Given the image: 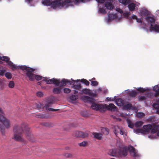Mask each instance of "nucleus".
Listing matches in <instances>:
<instances>
[{"label":"nucleus","mask_w":159,"mask_h":159,"mask_svg":"<svg viewBox=\"0 0 159 159\" xmlns=\"http://www.w3.org/2000/svg\"><path fill=\"white\" fill-rule=\"evenodd\" d=\"M147 97H145L144 96H140L138 98L139 101H144L147 98H151L153 94L151 92H149L147 93Z\"/></svg>","instance_id":"nucleus-21"},{"label":"nucleus","mask_w":159,"mask_h":159,"mask_svg":"<svg viewBox=\"0 0 159 159\" xmlns=\"http://www.w3.org/2000/svg\"><path fill=\"white\" fill-rule=\"evenodd\" d=\"M131 18L133 19L136 20L137 22L140 24V25L143 27V28H146L147 29H148V28L146 27L145 26L146 25H145L143 23L142 19H138L136 16L133 15L131 16Z\"/></svg>","instance_id":"nucleus-18"},{"label":"nucleus","mask_w":159,"mask_h":159,"mask_svg":"<svg viewBox=\"0 0 159 159\" xmlns=\"http://www.w3.org/2000/svg\"><path fill=\"white\" fill-rule=\"evenodd\" d=\"M5 72V70L4 69L0 70V75L2 76L4 74Z\"/></svg>","instance_id":"nucleus-46"},{"label":"nucleus","mask_w":159,"mask_h":159,"mask_svg":"<svg viewBox=\"0 0 159 159\" xmlns=\"http://www.w3.org/2000/svg\"><path fill=\"white\" fill-rule=\"evenodd\" d=\"M80 98L85 102H87L90 100V98L88 96H84L80 97Z\"/></svg>","instance_id":"nucleus-27"},{"label":"nucleus","mask_w":159,"mask_h":159,"mask_svg":"<svg viewBox=\"0 0 159 159\" xmlns=\"http://www.w3.org/2000/svg\"><path fill=\"white\" fill-rule=\"evenodd\" d=\"M128 3L127 5H128V7L130 11H133L137 9L140 4L139 3L134 2L130 0L128 1Z\"/></svg>","instance_id":"nucleus-12"},{"label":"nucleus","mask_w":159,"mask_h":159,"mask_svg":"<svg viewBox=\"0 0 159 159\" xmlns=\"http://www.w3.org/2000/svg\"><path fill=\"white\" fill-rule=\"evenodd\" d=\"M98 3L99 11L100 13H105L107 9L111 10L114 8L112 4L113 0H96Z\"/></svg>","instance_id":"nucleus-4"},{"label":"nucleus","mask_w":159,"mask_h":159,"mask_svg":"<svg viewBox=\"0 0 159 159\" xmlns=\"http://www.w3.org/2000/svg\"><path fill=\"white\" fill-rule=\"evenodd\" d=\"M146 22L147 23V27H148L149 30L151 32L154 31L159 32V24H155V19L154 16H148L145 18Z\"/></svg>","instance_id":"nucleus-6"},{"label":"nucleus","mask_w":159,"mask_h":159,"mask_svg":"<svg viewBox=\"0 0 159 159\" xmlns=\"http://www.w3.org/2000/svg\"><path fill=\"white\" fill-rule=\"evenodd\" d=\"M2 113L3 111L0 108V127L1 128V126L3 124L7 128H8L10 127V121L2 115Z\"/></svg>","instance_id":"nucleus-9"},{"label":"nucleus","mask_w":159,"mask_h":159,"mask_svg":"<svg viewBox=\"0 0 159 159\" xmlns=\"http://www.w3.org/2000/svg\"><path fill=\"white\" fill-rule=\"evenodd\" d=\"M98 83L97 81H93L91 82V85L92 86H96L98 85Z\"/></svg>","instance_id":"nucleus-42"},{"label":"nucleus","mask_w":159,"mask_h":159,"mask_svg":"<svg viewBox=\"0 0 159 159\" xmlns=\"http://www.w3.org/2000/svg\"><path fill=\"white\" fill-rule=\"evenodd\" d=\"M87 142L86 141H83L78 143V145L80 147H85L86 146Z\"/></svg>","instance_id":"nucleus-38"},{"label":"nucleus","mask_w":159,"mask_h":159,"mask_svg":"<svg viewBox=\"0 0 159 159\" xmlns=\"http://www.w3.org/2000/svg\"><path fill=\"white\" fill-rule=\"evenodd\" d=\"M150 89H149L148 88H146V89H143V88H139L138 89V90L141 92H143L144 91H145V90H150Z\"/></svg>","instance_id":"nucleus-43"},{"label":"nucleus","mask_w":159,"mask_h":159,"mask_svg":"<svg viewBox=\"0 0 159 159\" xmlns=\"http://www.w3.org/2000/svg\"><path fill=\"white\" fill-rule=\"evenodd\" d=\"M101 91H102V89H101V88H98V89H97L96 90H95V92H98Z\"/></svg>","instance_id":"nucleus-48"},{"label":"nucleus","mask_w":159,"mask_h":159,"mask_svg":"<svg viewBox=\"0 0 159 159\" xmlns=\"http://www.w3.org/2000/svg\"><path fill=\"white\" fill-rule=\"evenodd\" d=\"M94 137L97 139H100L102 138V134L97 133H93Z\"/></svg>","instance_id":"nucleus-29"},{"label":"nucleus","mask_w":159,"mask_h":159,"mask_svg":"<svg viewBox=\"0 0 159 159\" xmlns=\"http://www.w3.org/2000/svg\"><path fill=\"white\" fill-rule=\"evenodd\" d=\"M110 159H115V158H110Z\"/></svg>","instance_id":"nucleus-54"},{"label":"nucleus","mask_w":159,"mask_h":159,"mask_svg":"<svg viewBox=\"0 0 159 159\" xmlns=\"http://www.w3.org/2000/svg\"><path fill=\"white\" fill-rule=\"evenodd\" d=\"M81 93L89 95H91L92 93L91 90L89 89H83L81 90Z\"/></svg>","instance_id":"nucleus-25"},{"label":"nucleus","mask_w":159,"mask_h":159,"mask_svg":"<svg viewBox=\"0 0 159 159\" xmlns=\"http://www.w3.org/2000/svg\"><path fill=\"white\" fill-rule=\"evenodd\" d=\"M56 100V99L54 97H52L48 99V104H46L45 106V107L47 110H48L50 111H56L57 110V109H54L53 108H49L48 107L49 105L54 103Z\"/></svg>","instance_id":"nucleus-13"},{"label":"nucleus","mask_w":159,"mask_h":159,"mask_svg":"<svg viewBox=\"0 0 159 159\" xmlns=\"http://www.w3.org/2000/svg\"><path fill=\"white\" fill-rule=\"evenodd\" d=\"M91 107L94 110L99 111L101 112L105 111L107 108L106 105L99 104L94 102L91 103Z\"/></svg>","instance_id":"nucleus-10"},{"label":"nucleus","mask_w":159,"mask_h":159,"mask_svg":"<svg viewBox=\"0 0 159 159\" xmlns=\"http://www.w3.org/2000/svg\"><path fill=\"white\" fill-rule=\"evenodd\" d=\"M142 121H138L134 124L135 126L137 128L134 129V132L137 134H148V137L151 139H157L159 136V126H152L150 125H144L143 129H139L143 125Z\"/></svg>","instance_id":"nucleus-1"},{"label":"nucleus","mask_w":159,"mask_h":159,"mask_svg":"<svg viewBox=\"0 0 159 159\" xmlns=\"http://www.w3.org/2000/svg\"><path fill=\"white\" fill-rule=\"evenodd\" d=\"M149 12L144 8H141L139 11V15L141 16H144L149 14Z\"/></svg>","instance_id":"nucleus-20"},{"label":"nucleus","mask_w":159,"mask_h":159,"mask_svg":"<svg viewBox=\"0 0 159 159\" xmlns=\"http://www.w3.org/2000/svg\"><path fill=\"white\" fill-rule=\"evenodd\" d=\"M120 3H122L123 4L126 5H127L128 3V1H129L130 0H118Z\"/></svg>","instance_id":"nucleus-34"},{"label":"nucleus","mask_w":159,"mask_h":159,"mask_svg":"<svg viewBox=\"0 0 159 159\" xmlns=\"http://www.w3.org/2000/svg\"><path fill=\"white\" fill-rule=\"evenodd\" d=\"M74 93L75 94H76L78 93V91H77L75 90H74Z\"/></svg>","instance_id":"nucleus-49"},{"label":"nucleus","mask_w":159,"mask_h":159,"mask_svg":"<svg viewBox=\"0 0 159 159\" xmlns=\"http://www.w3.org/2000/svg\"><path fill=\"white\" fill-rule=\"evenodd\" d=\"M107 107V110H108L111 111H115L116 110V107L113 104L111 103L108 105L106 104Z\"/></svg>","instance_id":"nucleus-23"},{"label":"nucleus","mask_w":159,"mask_h":159,"mask_svg":"<svg viewBox=\"0 0 159 159\" xmlns=\"http://www.w3.org/2000/svg\"><path fill=\"white\" fill-rule=\"evenodd\" d=\"M116 96L114 97V98L107 97V99L108 101H113L116 99Z\"/></svg>","instance_id":"nucleus-44"},{"label":"nucleus","mask_w":159,"mask_h":159,"mask_svg":"<svg viewBox=\"0 0 159 159\" xmlns=\"http://www.w3.org/2000/svg\"><path fill=\"white\" fill-rule=\"evenodd\" d=\"M78 95H72L70 97V99L72 101H75L78 98Z\"/></svg>","instance_id":"nucleus-30"},{"label":"nucleus","mask_w":159,"mask_h":159,"mask_svg":"<svg viewBox=\"0 0 159 159\" xmlns=\"http://www.w3.org/2000/svg\"><path fill=\"white\" fill-rule=\"evenodd\" d=\"M58 81L57 83H56V85L60 86H64L66 85V83L69 84L70 85H71L72 82L70 80H69L67 79H63L61 81H60L58 80H57Z\"/></svg>","instance_id":"nucleus-14"},{"label":"nucleus","mask_w":159,"mask_h":159,"mask_svg":"<svg viewBox=\"0 0 159 159\" xmlns=\"http://www.w3.org/2000/svg\"><path fill=\"white\" fill-rule=\"evenodd\" d=\"M116 103L118 106H124V101L121 98L118 99L116 101Z\"/></svg>","instance_id":"nucleus-24"},{"label":"nucleus","mask_w":159,"mask_h":159,"mask_svg":"<svg viewBox=\"0 0 159 159\" xmlns=\"http://www.w3.org/2000/svg\"><path fill=\"white\" fill-rule=\"evenodd\" d=\"M61 91V89L59 88H54L53 89V92L55 94H59Z\"/></svg>","instance_id":"nucleus-32"},{"label":"nucleus","mask_w":159,"mask_h":159,"mask_svg":"<svg viewBox=\"0 0 159 159\" xmlns=\"http://www.w3.org/2000/svg\"><path fill=\"white\" fill-rule=\"evenodd\" d=\"M71 90L68 88H64L63 89L64 92L66 93H68L70 92Z\"/></svg>","instance_id":"nucleus-41"},{"label":"nucleus","mask_w":159,"mask_h":159,"mask_svg":"<svg viewBox=\"0 0 159 159\" xmlns=\"http://www.w3.org/2000/svg\"><path fill=\"white\" fill-rule=\"evenodd\" d=\"M81 82L84 83L86 85L88 86L89 85V82L87 80L84 79L81 80Z\"/></svg>","instance_id":"nucleus-39"},{"label":"nucleus","mask_w":159,"mask_h":159,"mask_svg":"<svg viewBox=\"0 0 159 159\" xmlns=\"http://www.w3.org/2000/svg\"><path fill=\"white\" fill-rule=\"evenodd\" d=\"M124 114H120V116L123 117H125V116L127 115L126 114L125 115H124Z\"/></svg>","instance_id":"nucleus-50"},{"label":"nucleus","mask_w":159,"mask_h":159,"mask_svg":"<svg viewBox=\"0 0 159 159\" xmlns=\"http://www.w3.org/2000/svg\"><path fill=\"white\" fill-rule=\"evenodd\" d=\"M114 133L116 136H118L119 134L123 135L124 137L127 135V132L125 129L122 127H118L116 126L114 128Z\"/></svg>","instance_id":"nucleus-11"},{"label":"nucleus","mask_w":159,"mask_h":159,"mask_svg":"<svg viewBox=\"0 0 159 159\" xmlns=\"http://www.w3.org/2000/svg\"><path fill=\"white\" fill-rule=\"evenodd\" d=\"M14 82L11 81L9 82L8 85L9 88H12L14 87Z\"/></svg>","instance_id":"nucleus-36"},{"label":"nucleus","mask_w":159,"mask_h":159,"mask_svg":"<svg viewBox=\"0 0 159 159\" xmlns=\"http://www.w3.org/2000/svg\"><path fill=\"white\" fill-rule=\"evenodd\" d=\"M2 80H1L0 79V84H2Z\"/></svg>","instance_id":"nucleus-51"},{"label":"nucleus","mask_w":159,"mask_h":159,"mask_svg":"<svg viewBox=\"0 0 159 159\" xmlns=\"http://www.w3.org/2000/svg\"><path fill=\"white\" fill-rule=\"evenodd\" d=\"M127 123L128 125V126L131 128H133L134 125H133V123H132V122L129 120H127Z\"/></svg>","instance_id":"nucleus-35"},{"label":"nucleus","mask_w":159,"mask_h":159,"mask_svg":"<svg viewBox=\"0 0 159 159\" xmlns=\"http://www.w3.org/2000/svg\"><path fill=\"white\" fill-rule=\"evenodd\" d=\"M5 76L8 79H10L11 78V74L9 72H7L5 74Z\"/></svg>","instance_id":"nucleus-40"},{"label":"nucleus","mask_w":159,"mask_h":159,"mask_svg":"<svg viewBox=\"0 0 159 159\" xmlns=\"http://www.w3.org/2000/svg\"><path fill=\"white\" fill-rule=\"evenodd\" d=\"M158 11H159V10L157 11V12H158Z\"/></svg>","instance_id":"nucleus-57"},{"label":"nucleus","mask_w":159,"mask_h":159,"mask_svg":"<svg viewBox=\"0 0 159 159\" xmlns=\"http://www.w3.org/2000/svg\"><path fill=\"white\" fill-rule=\"evenodd\" d=\"M119 150L116 149H110L108 151V153L110 155L116 157L121 156V155L119 153Z\"/></svg>","instance_id":"nucleus-16"},{"label":"nucleus","mask_w":159,"mask_h":159,"mask_svg":"<svg viewBox=\"0 0 159 159\" xmlns=\"http://www.w3.org/2000/svg\"><path fill=\"white\" fill-rule=\"evenodd\" d=\"M32 0H25V1L26 3L30 4L32 2Z\"/></svg>","instance_id":"nucleus-47"},{"label":"nucleus","mask_w":159,"mask_h":159,"mask_svg":"<svg viewBox=\"0 0 159 159\" xmlns=\"http://www.w3.org/2000/svg\"><path fill=\"white\" fill-rule=\"evenodd\" d=\"M0 59L7 62V64L10 66V67L13 70L21 69L24 70L25 74L29 78V80L33 81L35 79L37 80H40L44 81V77L41 76L34 74L33 72L34 70L25 66H17L14 64L11 61H10V58L8 57L2 56L0 57Z\"/></svg>","instance_id":"nucleus-2"},{"label":"nucleus","mask_w":159,"mask_h":159,"mask_svg":"<svg viewBox=\"0 0 159 159\" xmlns=\"http://www.w3.org/2000/svg\"><path fill=\"white\" fill-rule=\"evenodd\" d=\"M116 11L119 12L117 14H109L108 15V20H113L115 19L116 21L119 20L122 18L121 14L123 13V12L122 10L120 8L117 7L116 8Z\"/></svg>","instance_id":"nucleus-8"},{"label":"nucleus","mask_w":159,"mask_h":159,"mask_svg":"<svg viewBox=\"0 0 159 159\" xmlns=\"http://www.w3.org/2000/svg\"><path fill=\"white\" fill-rule=\"evenodd\" d=\"M37 96L39 97H41L43 96V93L41 92H39L36 93Z\"/></svg>","instance_id":"nucleus-45"},{"label":"nucleus","mask_w":159,"mask_h":159,"mask_svg":"<svg viewBox=\"0 0 159 159\" xmlns=\"http://www.w3.org/2000/svg\"><path fill=\"white\" fill-rule=\"evenodd\" d=\"M127 150L129 152L130 155L134 157H139L140 155L138 153V151L133 147L129 146L128 147L126 146L121 147L119 150V153L121 156H118V157H122L126 156L127 155Z\"/></svg>","instance_id":"nucleus-5"},{"label":"nucleus","mask_w":159,"mask_h":159,"mask_svg":"<svg viewBox=\"0 0 159 159\" xmlns=\"http://www.w3.org/2000/svg\"><path fill=\"white\" fill-rule=\"evenodd\" d=\"M25 125L24 124H22L20 125H15L13 129L14 134V138L15 139L18 141H22V139L21 134L24 131V128Z\"/></svg>","instance_id":"nucleus-7"},{"label":"nucleus","mask_w":159,"mask_h":159,"mask_svg":"<svg viewBox=\"0 0 159 159\" xmlns=\"http://www.w3.org/2000/svg\"><path fill=\"white\" fill-rule=\"evenodd\" d=\"M71 80L73 81L72 84V88L73 89H76L78 90H81V87L80 84H76L75 83L78 82L80 81V80H73L72 79Z\"/></svg>","instance_id":"nucleus-15"},{"label":"nucleus","mask_w":159,"mask_h":159,"mask_svg":"<svg viewBox=\"0 0 159 159\" xmlns=\"http://www.w3.org/2000/svg\"><path fill=\"white\" fill-rule=\"evenodd\" d=\"M136 115L139 118H141L145 115L142 112H138L136 113Z\"/></svg>","instance_id":"nucleus-37"},{"label":"nucleus","mask_w":159,"mask_h":159,"mask_svg":"<svg viewBox=\"0 0 159 159\" xmlns=\"http://www.w3.org/2000/svg\"><path fill=\"white\" fill-rule=\"evenodd\" d=\"M44 79V81H45L47 84H53L56 85V83H57L58 81L57 79H56L54 78L50 79L49 78L45 77Z\"/></svg>","instance_id":"nucleus-17"},{"label":"nucleus","mask_w":159,"mask_h":159,"mask_svg":"<svg viewBox=\"0 0 159 159\" xmlns=\"http://www.w3.org/2000/svg\"><path fill=\"white\" fill-rule=\"evenodd\" d=\"M128 13H127V16H128Z\"/></svg>","instance_id":"nucleus-55"},{"label":"nucleus","mask_w":159,"mask_h":159,"mask_svg":"<svg viewBox=\"0 0 159 159\" xmlns=\"http://www.w3.org/2000/svg\"><path fill=\"white\" fill-rule=\"evenodd\" d=\"M152 90L155 92L154 96L157 97L159 96V84L154 86Z\"/></svg>","instance_id":"nucleus-22"},{"label":"nucleus","mask_w":159,"mask_h":159,"mask_svg":"<svg viewBox=\"0 0 159 159\" xmlns=\"http://www.w3.org/2000/svg\"><path fill=\"white\" fill-rule=\"evenodd\" d=\"M93 79L95 80V78H93Z\"/></svg>","instance_id":"nucleus-56"},{"label":"nucleus","mask_w":159,"mask_h":159,"mask_svg":"<svg viewBox=\"0 0 159 159\" xmlns=\"http://www.w3.org/2000/svg\"><path fill=\"white\" fill-rule=\"evenodd\" d=\"M90 0H55L52 2L50 0H45L42 1L43 4L45 6H51V7L54 9L57 8H60L62 7L66 8L67 7L73 5L74 3L77 4L81 2H86L89 1Z\"/></svg>","instance_id":"nucleus-3"},{"label":"nucleus","mask_w":159,"mask_h":159,"mask_svg":"<svg viewBox=\"0 0 159 159\" xmlns=\"http://www.w3.org/2000/svg\"><path fill=\"white\" fill-rule=\"evenodd\" d=\"M101 132L104 134L107 135L108 134V130L107 129L102 128L101 129Z\"/></svg>","instance_id":"nucleus-33"},{"label":"nucleus","mask_w":159,"mask_h":159,"mask_svg":"<svg viewBox=\"0 0 159 159\" xmlns=\"http://www.w3.org/2000/svg\"><path fill=\"white\" fill-rule=\"evenodd\" d=\"M117 120L120 121L121 119H120L118 118V119H117Z\"/></svg>","instance_id":"nucleus-52"},{"label":"nucleus","mask_w":159,"mask_h":159,"mask_svg":"<svg viewBox=\"0 0 159 159\" xmlns=\"http://www.w3.org/2000/svg\"><path fill=\"white\" fill-rule=\"evenodd\" d=\"M153 107L154 108L157 110V113H159V104H153Z\"/></svg>","instance_id":"nucleus-31"},{"label":"nucleus","mask_w":159,"mask_h":159,"mask_svg":"<svg viewBox=\"0 0 159 159\" xmlns=\"http://www.w3.org/2000/svg\"><path fill=\"white\" fill-rule=\"evenodd\" d=\"M37 84L38 85H40V82H38Z\"/></svg>","instance_id":"nucleus-53"},{"label":"nucleus","mask_w":159,"mask_h":159,"mask_svg":"<svg viewBox=\"0 0 159 159\" xmlns=\"http://www.w3.org/2000/svg\"><path fill=\"white\" fill-rule=\"evenodd\" d=\"M74 134L75 137H85L87 136L88 135V134L87 133H84L79 131H76L74 132Z\"/></svg>","instance_id":"nucleus-19"},{"label":"nucleus","mask_w":159,"mask_h":159,"mask_svg":"<svg viewBox=\"0 0 159 159\" xmlns=\"http://www.w3.org/2000/svg\"><path fill=\"white\" fill-rule=\"evenodd\" d=\"M125 91L126 93H129L130 95L132 97H134L137 94V92L134 91L132 90L130 92V90L129 89H128L125 90Z\"/></svg>","instance_id":"nucleus-28"},{"label":"nucleus","mask_w":159,"mask_h":159,"mask_svg":"<svg viewBox=\"0 0 159 159\" xmlns=\"http://www.w3.org/2000/svg\"><path fill=\"white\" fill-rule=\"evenodd\" d=\"M123 106V109L125 110H128L132 109V110H134V108H133L131 104H127Z\"/></svg>","instance_id":"nucleus-26"}]
</instances>
